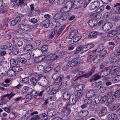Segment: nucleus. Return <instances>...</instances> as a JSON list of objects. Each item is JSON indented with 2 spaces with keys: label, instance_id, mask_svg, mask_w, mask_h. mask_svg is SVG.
I'll return each instance as SVG.
<instances>
[{
  "label": "nucleus",
  "instance_id": "nucleus-21",
  "mask_svg": "<svg viewBox=\"0 0 120 120\" xmlns=\"http://www.w3.org/2000/svg\"><path fill=\"white\" fill-rule=\"evenodd\" d=\"M97 31H93L90 32L88 36L89 38H95L97 37Z\"/></svg>",
  "mask_w": 120,
  "mask_h": 120
},
{
  "label": "nucleus",
  "instance_id": "nucleus-13",
  "mask_svg": "<svg viewBox=\"0 0 120 120\" xmlns=\"http://www.w3.org/2000/svg\"><path fill=\"white\" fill-rule=\"evenodd\" d=\"M76 98L74 95H71V97L69 99V100L68 102L69 104L71 105L74 104L77 100L76 99Z\"/></svg>",
  "mask_w": 120,
  "mask_h": 120
},
{
  "label": "nucleus",
  "instance_id": "nucleus-28",
  "mask_svg": "<svg viewBox=\"0 0 120 120\" xmlns=\"http://www.w3.org/2000/svg\"><path fill=\"white\" fill-rule=\"evenodd\" d=\"M96 21L95 19L91 20L89 21L88 24L90 27H93L96 25Z\"/></svg>",
  "mask_w": 120,
  "mask_h": 120
},
{
  "label": "nucleus",
  "instance_id": "nucleus-24",
  "mask_svg": "<svg viewBox=\"0 0 120 120\" xmlns=\"http://www.w3.org/2000/svg\"><path fill=\"white\" fill-rule=\"evenodd\" d=\"M80 4L79 3V1L78 0H75L73 2V7L75 8L81 7L82 5H80Z\"/></svg>",
  "mask_w": 120,
  "mask_h": 120
},
{
  "label": "nucleus",
  "instance_id": "nucleus-1",
  "mask_svg": "<svg viewBox=\"0 0 120 120\" xmlns=\"http://www.w3.org/2000/svg\"><path fill=\"white\" fill-rule=\"evenodd\" d=\"M44 92V90H43L41 91L38 90L35 91L34 90H33L30 93V94H28L26 95L27 99H28L29 100H30L32 98V96H41Z\"/></svg>",
  "mask_w": 120,
  "mask_h": 120
},
{
  "label": "nucleus",
  "instance_id": "nucleus-25",
  "mask_svg": "<svg viewBox=\"0 0 120 120\" xmlns=\"http://www.w3.org/2000/svg\"><path fill=\"white\" fill-rule=\"evenodd\" d=\"M107 112V109L106 107H103L102 109L101 110L99 113V116H101L105 114Z\"/></svg>",
  "mask_w": 120,
  "mask_h": 120
},
{
  "label": "nucleus",
  "instance_id": "nucleus-3",
  "mask_svg": "<svg viewBox=\"0 0 120 120\" xmlns=\"http://www.w3.org/2000/svg\"><path fill=\"white\" fill-rule=\"evenodd\" d=\"M54 78L55 80L54 82L57 83L58 84L63 79L64 75H60L58 73L54 74L52 76V78Z\"/></svg>",
  "mask_w": 120,
  "mask_h": 120
},
{
  "label": "nucleus",
  "instance_id": "nucleus-60",
  "mask_svg": "<svg viewBox=\"0 0 120 120\" xmlns=\"http://www.w3.org/2000/svg\"><path fill=\"white\" fill-rule=\"evenodd\" d=\"M108 97H113L114 96V92L112 91H110L108 93Z\"/></svg>",
  "mask_w": 120,
  "mask_h": 120
},
{
  "label": "nucleus",
  "instance_id": "nucleus-59",
  "mask_svg": "<svg viewBox=\"0 0 120 120\" xmlns=\"http://www.w3.org/2000/svg\"><path fill=\"white\" fill-rule=\"evenodd\" d=\"M107 51L106 50H104L99 55L100 57L101 58V57H103L107 53Z\"/></svg>",
  "mask_w": 120,
  "mask_h": 120
},
{
  "label": "nucleus",
  "instance_id": "nucleus-43",
  "mask_svg": "<svg viewBox=\"0 0 120 120\" xmlns=\"http://www.w3.org/2000/svg\"><path fill=\"white\" fill-rule=\"evenodd\" d=\"M53 111L52 110L49 109L48 110L47 112V115L48 116L50 117H52L54 114L52 113V112Z\"/></svg>",
  "mask_w": 120,
  "mask_h": 120
},
{
  "label": "nucleus",
  "instance_id": "nucleus-49",
  "mask_svg": "<svg viewBox=\"0 0 120 120\" xmlns=\"http://www.w3.org/2000/svg\"><path fill=\"white\" fill-rule=\"evenodd\" d=\"M82 37V36H76L73 39V41L74 42H76L78 41Z\"/></svg>",
  "mask_w": 120,
  "mask_h": 120
},
{
  "label": "nucleus",
  "instance_id": "nucleus-50",
  "mask_svg": "<svg viewBox=\"0 0 120 120\" xmlns=\"http://www.w3.org/2000/svg\"><path fill=\"white\" fill-rule=\"evenodd\" d=\"M64 26H62L59 29V30L57 33V36H59L61 34L62 32L64 30Z\"/></svg>",
  "mask_w": 120,
  "mask_h": 120
},
{
  "label": "nucleus",
  "instance_id": "nucleus-14",
  "mask_svg": "<svg viewBox=\"0 0 120 120\" xmlns=\"http://www.w3.org/2000/svg\"><path fill=\"white\" fill-rule=\"evenodd\" d=\"M34 6H35L33 4H32L30 5V10L32 11H34L36 12H35L36 14L37 15L39 14L40 13V11L39 10L38 8H35L34 7Z\"/></svg>",
  "mask_w": 120,
  "mask_h": 120
},
{
  "label": "nucleus",
  "instance_id": "nucleus-32",
  "mask_svg": "<svg viewBox=\"0 0 120 120\" xmlns=\"http://www.w3.org/2000/svg\"><path fill=\"white\" fill-rule=\"evenodd\" d=\"M72 3L71 2L68 1L66 3L65 6L69 11L71 10L72 6Z\"/></svg>",
  "mask_w": 120,
  "mask_h": 120
},
{
  "label": "nucleus",
  "instance_id": "nucleus-30",
  "mask_svg": "<svg viewBox=\"0 0 120 120\" xmlns=\"http://www.w3.org/2000/svg\"><path fill=\"white\" fill-rule=\"evenodd\" d=\"M71 95H70L69 93L68 92H64L63 94V97L64 99L66 100H68L70 98Z\"/></svg>",
  "mask_w": 120,
  "mask_h": 120
},
{
  "label": "nucleus",
  "instance_id": "nucleus-62",
  "mask_svg": "<svg viewBox=\"0 0 120 120\" xmlns=\"http://www.w3.org/2000/svg\"><path fill=\"white\" fill-rule=\"evenodd\" d=\"M114 95L116 97H119L120 95V90H117L114 92Z\"/></svg>",
  "mask_w": 120,
  "mask_h": 120
},
{
  "label": "nucleus",
  "instance_id": "nucleus-18",
  "mask_svg": "<svg viewBox=\"0 0 120 120\" xmlns=\"http://www.w3.org/2000/svg\"><path fill=\"white\" fill-rule=\"evenodd\" d=\"M45 57V56L42 55L35 57L34 59V62L36 63H39Z\"/></svg>",
  "mask_w": 120,
  "mask_h": 120
},
{
  "label": "nucleus",
  "instance_id": "nucleus-44",
  "mask_svg": "<svg viewBox=\"0 0 120 120\" xmlns=\"http://www.w3.org/2000/svg\"><path fill=\"white\" fill-rule=\"evenodd\" d=\"M67 85V82L66 81H63L60 85V86L63 88H65Z\"/></svg>",
  "mask_w": 120,
  "mask_h": 120
},
{
  "label": "nucleus",
  "instance_id": "nucleus-51",
  "mask_svg": "<svg viewBox=\"0 0 120 120\" xmlns=\"http://www.w3.org/2000/svg\"><path fill=\"white\" fill-rule=\"evenodd\" d=\"M52 68L51 65H49L44 70V72H46L51 70Z\"/></svg>",
  "mask_w": 120,
  "mask_h": 120
},
{
  "label": "nucleus",
  "instance_id": "nucleus-47",
  "mask_svg": "<svg viewBox=\"0 0 120 120\" xmlns=\"http://www.w3.org/2000/svg\"><path fill=\"white\" fill-rule=\"evenodd\" d=\"M40 116L42 117L45 120L47 119L48 118L47 115L45 113H41L40 115Z\"/></svg>",
  "mask_w": 120,
  "mask_h": 120
},
{
  "label": "nucleus",
  "instance_id": "nucleus-57",
  "mask_svg": "<svg viewBox=\"0 0 120 120\" xmlns=\"http://www.w3.org/2000/svg\"><path fill=\"white\" fill-rule=\"evenodd\" d=\"M12 53L14 55H16L18 53L19 51L18 49H13Z\"/></svg>",
  "mask_w": 120,
  "mask_h": 120
},
{
  "label": "nucleus",
  "instance_id": "nucleus-8",
  "mask_svg": "<svg viewBox=\"0 0 120 120\" xmlns=\"http://www.w3.org/2000/svg\"><path fill=\"white\" fill-rule=\"evenodd\" d=\"M120 106V104H118L116 103H109L107 105V106L109 109L112 111L116 110Z\"/></svg>",
  "mask_w": 120,
  "mask_h": 120
},
{
  "label": "nucleus",
  "instance_id": "nucleus-19",
  "mask_svg": "<svg viewBox=\"0 0 120 120\" xmlns=\"http://www.w3.org/2000/svg\"><path fill=\"white\" fill-rule=\"evenodd\" d=\"M107 118L110 120H117V115L114 113L109 114Z\"/></svg>",
  "mask_w": 120,
  "mask_h": 120
},
{
  "label": "nucleus",
  "instance_id": "nucleus-22",
  "mask_svg": "<svg viewBox=\"0 0 120 120\" xmlns=\"http://www.w3.org/2000/svg\"><path fill=\"white\" fill-rule=\"evenodd\" d=\"M117 33V31L116 30H111L108 32V36L110 37H112L115 36Z\"/></svg>",
  "mask_w": 120,
  "mask_h": 120
},
{
  "label": "nucleus",
  "instance_id": "nucleus-11",
  "mask_svg": "<svg viewBox=\"0 0 120 120\" xmlns=\"http://www.w3.org/2000/svg\"><path fill=\"white\" fill-rule=\"evenodd\" d=\"M100 5L99 1H96L91 3L89 6L91 10H93L98 7Z\"/></svg>",
  "mask_w": 120,
  "mask_h": 120
},
{
  "label": "nucleus",
  "instance_id": "nucleus-37",
  "mask_svg": "<svg viewBox=\"0 0 120 120\" xmlns=\"http://www.w3.org/2000/svg\"><path fill=\"white\" fill-rule=\"evenodd\" d=\"M119 59H118V57L115 55L111 58V62L112 63L116 62L117 61H118Z\"/></svg>",
  "mask_w": 120,
  "mask_h": 120
},
{
  "label": "nucleus",
  "instance_id": "nucleus-58",
  "mask_svg": "<svg viewBox=\"0 0 120 120\" xmlns=\"http://www.w3.org/2000/svg\"><path fill=\"white\" fill-rule=\"evenodd\" d=\"M82 111L83 117L86 116L88 114L89 112L88 110H83Z\"/></svg>",
  "mask_w": 120,
  "mask_h": 120
},
{
  "label": "nucleus",
  "instance_id": "nucleus-17",
  "mask_svg": "<svg viewBox=\"0 0 120 120\" xmlns=\"http://www.w3.org/2000/svg\"><path fill=\"white\" fill-rule=\"evenodd\" d=\"M33 48V45L30 44H29L26 45L25 47H23L21 49L22 51H27L28 50H30Z\"/></svg>",
  "mask_w": 120,
  "mask_h": 120
},
{
  "label": "nucleus",
  "instance_id": "nucleus-2",
  "mask_svg": "<svg viewBox=\"0 0 120 120\" xmlns=\"http://www.w3.org/2000/svg\"><path fill=\"white\" fill-rule=\"evenodd\" d=\"M38 83L39 85L43 87L46 86L49 84L48 81L45 76L39 77L38 79Z\"/></svg>",
  "mask_w": 120,
  "mask_h": 120
},
{
  "label": "nucleus",
  "instance_id": "nucleus-52",
  "mask_svg": "<svg viewBox=\"0 0 120 120\" xmlns=\"http://www.w3.org/2000/svg\"><path fill=\"white\" fill-rule=\"evenodd\" d=\"M29 77H26L23 78L22 80V82H23L24 83H26L28 84L29 83Z\"/></svg>",
  "mask_w": 120,
  "mask_h": 120
},
{
  "label": "nucleus",
  "instance_id": "nucleus-6",
  "mask_svg": "<svg viewBox=\"0 0 120 120\" xmlns=\"http://www.w3.org/2000/svg\"><path fill=\"white\" fill-rule=\"evenodd\" d=\"M80 64L79 59L78 58H76L72 60L67 63V65L71 67H73L77 64Z\"/></svg>",
  "mask_w": 120,
  "mask_h": 120
},
{
  "label": "nucleus",
  "instance_id": "nucleus-12",
  "mask_svg": "<svg viewBox=\"0 0 120 120\" xmlns=\"http://www.w3.org/2000/svg\"><path fill=\"white\" fill-rule=\"evenodd\" d=\"M112 24L110 22L106 23L102 27V29L104 31H106L110 29L112 27Z\"/></svg>",
  "mask_w": 120,
  "mask_h": 120
},
{
  "label": "nucleus",
  "instance_id": "nucleus-35",
  "mask_svg": "<svg viewBox=\"0 0 120 120\" xmlns=\"http://www.w3.org/2000/svg\"><path fill=\"white\" fill-rule=\"evenodd\" d=\"M114 7L116 8L117 14L120 13V3L116 4L114 6Z\"/></svg>",
  "mask_w": 120,
  "mask_h": 120
},
{
  "label": "nucleus",
  "instance_id": "nucleus-42",
  "mask_svg": "<svg viewBox=\"0 0 120 120\" xmlns=\"http://www.w3.org/2000/svg\"><path fill=\"white\" fill-rule=\"evenodd\" d=\"M15 94H16L13 93L11 92L9 94H8L6 95H4V96L5 97H7L9 100H10L11 98Z\"/></svg>",
  "mask_w": 120,
  "mask_h": 120
},
{
  "label": "nucleus",
  "instance_id": "nucleus-54",
  "mask_svg": "<svg viewBox=\"0 0 120 120\" xmlns=\"http://www.w3.org/2000/svg\"><path fill=\"white\" fill-rule=\"evenodd\" d=\"M50 55L52 61L55 60L58 58V56L56 54H53Z\"/></svg>",
  "mask_w": 120,
  "mask_h": 120
},
{
  "label": "nucleus",
  "instance_id": "nucleus-48",
  "mask_svg": "<svg viewBox=\"0 0 120 120\" xmlns=\"http://www.w3.org/2000/svg\"><path fill=\"white\" fill-rule=\"evenodd\" d=\"M60 11L62 13H64L67 12L69 11V10L65 6L63 7L60 10Z\"/></svg>",
  "mask_w": 120,
  "mask_h": 120
},
{
  "label": "nucleus",
  "instance_id": "nucleus-16",
  "mask_svg": "<svg viewBox=\"0 0 120 120\" xmlns=\"http://www.w3.org/2000/svg\"><path fill=\"white\" fill-rule=\"evenodd\" d=\"M101 77L98 75L95 74L92 76L91 78L90 79V82H94V81L101 78Z\"/></svg>",
  "mask_w": 120,
  "mask_h": 120
},
{
  "label": "nucleus",
  "instance_id": "nucleus-5",
  "mask_svg": "<svg viewBox=\"0 0 120 120\" xmlns=\"http://www.w3.org/2000/svg\"><path fill=\"white\" fill-rule=\"evenodd\" d=\"M88 58L92 60L95 63H97L98 61V59L97 57V55L93 52H91L89 54Z\"/></svg>",
  "mask_w": 120,
  "mask_h": 120
},
{
  "label": "nucleus",
  "instance_id": "nucleus-40",
  "mask_svg": "<svg viewBox=\"0 0 120 120\" xmlns=\"http://www.w3.org/2000/svg\"><path fill=\"white\" fill-rule=\"evenodd\" d=\"M27 62L26 59L24 58H22L19 60V63L22 64H25Z\"/></svg>",
  "mask_w": 120,
  "mask_h": 120
},
{
  "label": "nucleus",
  "instance_id": "nucleus-53",
  "mask_svg": "<svg viewBox=\"0 0 120 120\" xmlns=\"http://www.w3.org/2000/svg\"><path fill=\"white\" fill-rule=\"evenodd\" d=\"M84 101L85 103L87 105L90 104L92 101V100L90 99H86L84 100Z\"/></svg>",
  "mask_w": 120,
  "mask_h": 120
},
{
  "label": "nucleus",
  "instance_id": "nucleus-38",
  "mask_svg": "<svg viewBox=\"0 0 120 120\" xmlns=\"http://www.w3.org/2000/svg\"><path fill=\"white\" fill-rule=\"evenodd\" d=\"M8 8L7 7L5 6L0 9V13H6L7 12Z\"/></svg>",
  "mask_w": 120,
  "mask_h": 120
},
{
  "label": "nucleus",
  "instance_id": "nucleus-23",
  "mask_svg": "<svg viewBox=\"0 0 120 120\" xmlns=\"http://www.w3.org/2000/svg\"><path fill=\"white\" fill-rule=\"evenodd\" d=\"M16 74L12 69L8 70L7 72V75L8 76H15Z\"/></svg>",
  "mask_w": 120,
  "mask_h": 120
},
{
  "label": "nucleus",
  "instance_id": "nucleus-10",
  "mask_svg": "<svg viewBox=\"0 0 120 120\" xmlns=\"http://www.w3.org/2000/svg\"><path fill=\"white\" fill-rule=\"evenodd\" d=\"M24 2L22 0H11L10 4L11 6L14 7L15 5H19L23 4Z\"/></svg>",
  "mask_w": 120,
  "mask_h": 120
},
{
  "label": "nucleus",
  "instance_id": "nucleus-26",
  "mask_svg": "<svg viewBox=\"0 0 120 120\" xmlns=\"http://www.w3.org/2000/svg\"><path fill=\"white\" fill-rule=\"evenodd\" d=\"M30 81L31 84L33 86H35L38 82L37 79L34 77L31 78L30 79Z\"/></svg>",
  "mask_w": 120,
  "mask_h": 120
},
{
  "label": "nucleus",
  "instance_id": "nucleus-20",
  "mask_svg": "<svg viewBox=\"0 0 120 120\" xmlns=\"http://www.w3.org/2000/svg\"><path fill=\"white\" fill-rule=\"evenodd\" d=\"M95 67H94L92 68L90 71H89L87 72L84 75V76L85 77H88L91 75L94 72L95 70Z\"/></svg>",
  "mask_w": 120,
  "mask_h": 120
},
{
  "label": "nucleus",
  "instance_id": "nucleus-9",
  "mask_svg": "<svg viewBox=\"0 0 120 120\" xmlns=\"http://www.w3.org/2000/svg\"><path fill=\"white\" fill-rule=\"evenodd\" d=\"M97 92L96 91L93 90H87L86 91V96L88 98H90L94 95H96Z\"/></svg>",
  "mask_w": 120,
  "mask_h": 120
},
{
  "label": "nucleus",
  "instance_id": "nucleus-34",
  "mask_svg": "<svg viewBox=\"0 0 120 120\" xmlns=\"http://www.w3.org/2000/svg\"><path fill=\"white\" fill-rule=\"evenodd\" d=\"M78 33L77 30H74L72 31L69 37L71 38H73Z\"/></svg>",
  "mask_w": 120,
  "mask_h": 120
},
{
  "label": "nucleus",
  "instance_id": "nucleus-63",
  "mask_svg": "<svg viewBox=\"0 0 120 120\" xmlns=\"http://www.w3.org/2000/svg\"><path fill=\"white\" fill-rule=\"evenodd\" d=\"M120 75L117 76L116 77L113 79V80L114 81H115V82H118L120 81Z\"/></svg>",
  "mask_w": 120,
  "mask_h": 120
},
{
  "label": "nucleus",
  "instance_id": "nucleus-56",
  "mask_svg": "<svg viewBox=\"0 0 120 120\" xmlns=\"http://www.w3.org/2000/svg\"><path fill=\"white\" fill-rule=\"evenodd\" d=\"M54 89V86L52 85H50L47 87L46 89V90L47 91H50V92Z\"/></svg>",
  "mask_w": 120,
  "mask_h": 120
},
{
  "label": "nucleus",
  "instance_id": "nucleus-55",
  "mask_svg": "<svg viewBox=\"0 0 120 120\" xmlns=\"http://www.w3.org/2000/svg\"><path fill=\"white\" fill-rule=\"evenodd\" d=\"M82 49V46H79L76 49V50L75 51L74 53L76 54L78 53Z\"/></svg>",
  "mask_w": 120,
  "mask_h": 120
},
{
  "label": "nucleus",
  "instance_id": "nucleus-64",
  "mask_svg": "<svg viewBox=\"0 0 120 120\" xmlns=\"http://www.w3.org/2000/svg\"><path fill=\"white\" fill-rule=\"evenodd\" d=\"M48 49V46L47 45H43L41 48V50L42 51H45Z\"/></svg>",
  "mask_w": 120,
  "mask_h": 120
},
{
  "label": "nucleus",
  "instance_id": "nucleus-39",
  "mask_svg": "<svg viewBox=\"0 0 120 120\" xmlns=\"http://www.w3.org/2000/svg\"><path fill=\"white\" fill-rule=\"evenodd\" d=\"M120 18L118 15H114L112 18V19L114 21L117 22L120 19Z\"/></svg>",
  "mask_w": 120,
  "mask_h": 120
},
{
  "label": "nucleus",
  "instance_id": "nucleus-27",
  "mask_svg": "<svg viewBox=\"0 0 120 120\" xmlns=\"http://www.w3.org/2000/svg\"><path fill=\"white\" fill-rule=\"evenodd\" d=\"M12 69L16 75L17 73L18 72L21 71L22 69L19 67L17 66H14L12 68Z\"/></svg>",
  "mask_w": 120,
  "mask_h": 120
},
{
  "label": "nucleus",
  "instance_id": "nucleus-33",
  "mask_svg": "<svg viewBox=\"0 0 120 120\" xmlns=\"http://www.w3.org/2000/svg\"><path fill=\"white\" fill-rule=\"evenodd\" d=\"M85 87V85L84 84H80L76 87V89L78 90L79 91L83 90Z\"/></svg>",
  "mask_w": 120,
  "mask_h": 120
},
{
  "label": "nucleus",
  "instance_id": "nucleus-45",
  "mask_svg": "<svg viewBox=\"0 0 120 120\" xmlns=\"http://www.w3.org/2000/svg\"><path fill=\"white\" fill-rule=\"evenodd\" d=\"M104 6H102L96 10V12L97 13L101 12L104 10Z\"/></svg>",
  "mask_w": 120,
  "mask_h": 120
},
{
  "label": "nucleus",
  "instance_id": "nucleus-46",
  "mask_svg": "<svg viewBox=\"0 0 120 120\" xmlns=\"http://www.w3.org/2000/svg\"><path fill=\"white\" fill-rule=\"evenodd\" d=\"M29 87L26 86H24L21 90L22 91V92L23 93H25L29 89Z\"/></svg>",
  "mask_w": 120,
  "mask_h": 120
},
{
  "label": "nucleus",
  "instance_id": "nucleus-31",
  "mask_svg": "<svg viewBox=\"0 0 120 120\" xmlns=\"http://www.w3.org/2000/svg\"><path fill=\"white\" fill-rule=\"evenodd\" d=\"M83 93L82 91H78L77 92V94L74 95L77 100L81 98Z\"/></svg>",
  "mask_w": 120,
  "mask_h": 120
},
{
  "label": "nucleus",
  "instance_id": "nucleus-41",
  "mask_svg": "<svg viewBox=\"0 0 120 120\" xmlns=\"http://www.w3.org/2000/svg\"><path fill=\"white\" fill-rule=\"evenodd\" d=\"M57 30H53L49 34V38L50 39H52L53 38L55 34L56 33Z\"/></svg>",
  "mask_w": 120,
  "mask_h": 120
},
{
  "label": "nucleus",
  "instance_id": "nucleus-7",
  "mask_svg": "<svg viewBox=\"0 0 120 120\" xmlns=\"http://www.w3.org/2000/svg\"><path fill=\"white\" fill-rule=\"evenodd\" d=\"M19 28L24 31L30 32L31 30V27L28 25L21 24L19 26Z\"/></svg>",
  "mask_w": 120,
  "mask_h": 120
},
{
  "label": "nucleus",
  "instance_id": "nucleus-15",
  "mask_svg": "<svg viewBox=\"0 0 120 120\" xmlns=\"http://www.w3.org/2000/svg\"><path fill=\"white\" fill-rule=\"evenodd\" d=\"M50 22L48 20H45L41 22L40 25L41 26H44L45 27L47 28L49 26Z\"/></svg>",
  "mask_w": 120,
  "mask_h": 120
},
{
  "label": "nucleus",
  "instance_id": "nucleus-4",
  "mask_svg": "<svg viewBox=\"0 0 120 120\" xmlns=\"http://www.w3.org/2000/svg\"><path fill=\"white\" fill-rule=\"evenodd\" d=\"M117 67L116 66H110L106 68L105 70V72L106 74L105 75H107L109 74H112L115 73L117 70Z\"/></svg>",
  "mask_w": 120,
  "mask_h": 120
},
{
  "label": "nucleus",
  "instance_id": "nucleus-29",
  "mask_svg": "<svg viewBox=\"0 0 120 120\" xmlns=\"http://www.w3.org/2000/svg\"><path fill=\"white\" fill-rule=\"evenodd\" d=\"M63 16L62 14L60 13H57L54 16L53 18L55 20L59 19H61Z\"/></svg>",
  "mask_w": 120,
  "mask_h": 120
},
{
  "label": "nucleus",
  "instance_id": "nucleus-36",
  "mask_svg": "<svg viewBox=\"0 0 120 120\" xmlns=\"http://www.w3.org/2000/svg\"><path fill=\"white\" fill-rule=\"evenodd\" d=\"M3 26L6 27L7 26L8 23L9 22L8 18H4L3 20Z\"/></svg>",
  "mask_w": 120,
  "mask_h": 120
},
{
  "label": "nucleus",
  "instance_id": "nucleus-61",
  "mask_svg": "<svg viewBox=\"0 0 120 120\" xmlns=\"http://www.w3.org/2000/svg\"><path fill=\"white\" fill-rule=\"evenodd\" d=\"M115 98L114 96H113V97H109L108 99V104L109 103H111V102H112L114 100Z\"/></svg>",
  "mask_w": 120,
  "mask_h": 120
}]
</instances>
